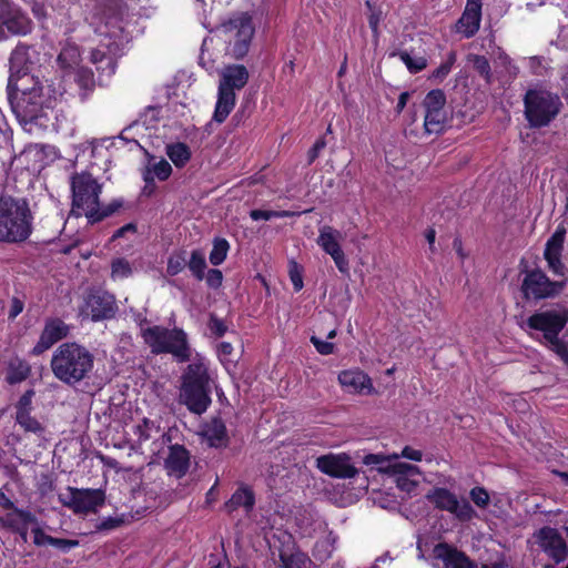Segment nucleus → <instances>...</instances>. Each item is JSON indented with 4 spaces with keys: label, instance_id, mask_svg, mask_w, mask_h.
<instances>
[{
    "label": "nucleus",
    "instance_id": "nucleus-38",
    "mask_svg": "<svg viewBox=\"0 0 568 568\" xmlns=\"http://www.w3.org/2000/svg\"><path fill=\"white\" fill-rule=\"evenodd\" d=\"M30 374V366L21 361L13 359L10 362L7 373V382L11 385L23 382Z\"/></svg>",
    "mask_w": 568,
    "mask_h": 568
},
{
    "label": "nucleus",
    "instance_id": "nucleus-39",
    "mask_svg": "<svg viewBox=\"0 0 568 568\" xmlns=\"http://www.w3.org/2000/svg\"><path fill=\"white\" fill-rule=\"evenodd\" d=\"M280 558L284 568H308L311 559L306 554L296 550L287 552L286 550L280 551Z\"/></svg>",
    "mask_w": 568,
    "mask_h": 568
},
{
    "label": "nucleus",
    "instance_id": "nucleus-4",
    "mask_svg": "<svg viewBox=\"0 0 568 568\" xmlns=\"http://www.w3.org/2000/svg\"><path fill=\"white\" fill-rule=\"evenodd\" d=\"M93 368V355L77 343H63L53 353V375L68 385H75L88 377Z\"/></svg>",
    "mask_w": 568,
    "mask_h": 568
},
{
    "label": "nucleus",
    "instance_id": "nucleus-54",
    "mask_svg": "<svg viewBox=\"0 0 568 568\" xmlns=\"http://www.w3.org/2000/svg\"><path fill=\"white\" fill-rule=\"evenodd\" d=\"M399 458H406L414 462H420L423 459L422 450L415 449L410 446H405L399 454H397Z\"/></svg>",
    "mask_w": 568,
    "mask_h": 568
},
{
    "label": "nucleus",
    "instance_id": "nucleus-20",
    "mask_svg": "<svg viewBox=\"0 0 568 568\" xmlns=\"http://www.w3.org/2000/svg\"><path fill=\"white\" fill-rule=\"evenodd\" d=\"M69 333L68 325L61 320L54 318L45 323L38 343L32 349V354L40 355L49 349L53 344L64 338Z\"/></svg>",
    "mask_w": 568,
    "mask_h": 568
},
{
    "label": "nucleus",
    "instance_id": "nucleus-5",
    "mask_svg": "<svg viewBox=\"0 0 568 568\" xmlns=\"http://www.w3.org/2000/svg\"><path fill=\"white\" fill-rule=\"evenodd\" d=\"M141 335L152 354H171L180 363L191 358L192 349L187 335L181 328L154 325L143 328Z\"/></svg>",
    "mask_w": 568,
    "mask_h": 568
},
{
    "label": "nucleus",
    "instance_id": "nucleus-32",
    "mask_svg": "<svg viewBox=\"0 0 568 568\" xmlns=\"http://www.w3.org/2000/svg\"><path fill=\"white\" fill-rule=\"evenodd\" d=\"M131 509L135 508L134 513H124L122 511L121 514H115V516H111L104 520L101 521V524L98 525V528L99 529H103V530H110V529H113V528H116L123 524H126V523H130L134 519H139L140 517L143 516L146 507H135V506H130Z\"/></svg>",
    "mask_w": 568,
    "mask_h": 568
},
{
    "label": "nucleus",
    "instance_id": "nucleus-14",
    "mask_svg": "<svg viewBox=\"0 0 568 568\" xmlns=\"http://www.w3.org/2000/svg\"><path fill=\"white\" fill-rule=\"evenodd\" d=\"M342 240V233L332 226L325 225L320 229L317 244L326 254L332 256L338 271L346 273L348 271V261L339 244Z\"/></svg>",
    "mask_w": 568,
    "mask_h": 568
},
{
    "label": "nucleus",
    "instance_id": "nucleus-34",
    "mask_svg": "<svg viewBox=\"0 0 568 568\" xmlns=\"http://www.w3.org/2000/svg\"><path fill=\"white\" fill-rule=\"evenodd\" d=\"M57 61L62 69H73L77 67L80 62V51L78 45L67 42L62 47Z\"/></svg>",
    "mask_w": 568,
    "mask_h": 568
},
{
    "label": "nucleus",
    "instance_id": "nucleus-61",
    "mask_svg": "<svg viewBox=\"0 0 568 568\" xmlns=\"http://www.w3.org/2000/svg\"><path fill=\"white\" fill-rule=\"evenodd\" d=\"M210 327L219 336H222L225 333V326H224L223 322L216 317L211 318Z\"/></svg>",
    "mask_w": 568,
    "mask_h": 568
},
{
    "label": "nucleus",
    "instance_id": "nucleus-26",
    "mask_svg": "<svg viewBox=\"0 0 568 568\" xmlns=\"http://www.w3.org/2000/svg\"><path fill=\"white\" fill-rule=\"evenodd\" d=\"M202 436L211 447L219 448L227 443L226 427L219 418H214L203 426Z\"/></svg>",
    "mask_w": 568,
    "mask_h": 568
},
{
    "label": "nucleus",
    "instance_id": "nucleus-11",
    "mask_svg": "<svg viewBox=\"0 0 568 568\" xmlns=\"http://www.w3.org/2000/svg\"><path fill=\"white\" fill-rule=\"evenodd\" d=\"M316 468L337 479H352L359 473L347 453H328L315 459Z\"/></svg>",
    "mask_w": 568,
    "mask_h": 568
},
{
    "label": "nucleus",
    "instance_id": "nucleus-56",
    "mask_svg": "<svg viewBox=\"0 0 568 568\" xmlns=\"http://www.w3.org/2000/svg\"><path fill=\"white\" fill-rule=\"evenodd\" d=\"M78 83L79 85L85 88V89H91L92 85H93V74L92 72L88 71V70H81L79 73H78Z\"/></svg>",
    "mask_w": 568,
    "mask_h": 568
},
{
    "label": "nucleus",
    "instance_id": "nucleus-42",
    "mask_svg": "<svg viewBox=\"0 0 568 568\" xmlns=\"http://www.w3.org/2000/svg\"><path fill=\"white\" fill-rule=\"evenodd\" d=\"M229 250V242L225 239L216 237L213 241V248L210 253L211 264H213L214 266L222 264L227 256Z\"/></svg>",
    "mask_w": 568,
    "mask_h": 568
},
{
    "label": "nucleus",
    "instance_id": "nucleus-57",
    "mask_svg": "<svg viewBox=\"0 0 568 568\" xmlns=\"http://www.w3.org/2000/svg\"><path fill=\"white\" fill-rule=\"evenodd\" d=\"M39 491L41 495H48L52 493V479L48 475H41L38 481Z\"/></svg>",
    "mask_w": 568,
    "mask_h": 568
},
{
    "label": "nucleus",
    "instance_id": "nucleus-33",
    "mask_svg": "<svg viewBox=\"0 0 568 568\" xmlns=\"http://www.w3.org/2000/svg\"><path fill=\"white\" fill-rule=\"evenodd\" d=\"M104 501L105 499H67L64 506L78 515L88 516L95 514L103 506Z\"/></svg>",
    "mask_w": 568,
    "mask_h": 568
},
{
    "label": "nucleus",
    "instance_id": "nucleus-15",
    "mask_svg": "<svg viewBox=\"0 0 568 568\" xmlns=\"http://www.w3.org/2000/svg\"><path fill=\"white\" fill-rule=\"evenodd\" d=\"M0 21L13 34L24 36L32 30V22L8 0H0Z\"/></svg>",
    "mask_w": 568,
    "mask_h": 568
},
{
    "label": "nucleus",
    "instance_id": "nucleus-47",
    "mask_svg": "<svg viewBox=\"0 0 568 568\" xmlns=\"http://www.w3.org/2000/svg\"><path fill=\"white\" fill-rule=\"evenodd\" d=\"M546 344L565 364H568V346L559 336L546 341Z\"/></svg>",
    "mask_w": 568,
    "mask_h": 568
},
{
    "label": "nucleus",
    "instance_id": "nucleus-46",
    "mask_svg": "<svg viewBox=\"0 0 568 568\" xmlns=\"http://www.w3.org/2000/svg\"><path fill=\"white\" fill-rule=\"evenodd\" d=\"M17 423L27 432L31 433H41L42 426L41 424L30 415V413H17L16 416Z\"/></svg>",
    "mask_w": 568,
    "mask_h": 568
},
{
    "label": "nucleus",
    "instance_id": "nucleus-41",
    "mask_svg": "<svg viewBox=\"0 0 568 568\" xmlns=\"http://www.w3.org/2000/svg\"><path fill=\"white\" fill-rule=\"evenodd\" d=\"M190 272L196 280L202 281L204 278V271L206 268L205 255L199 250H194L191 253V257L187 262Z\"/></svg>",
    "mask_w": 568,
    "mask_h": 568
},
{
    "label": "nucleus",
    "instance_id": "nucleus-9",
    "mask_svg": "<svg viewBox=\"0 0 568 568\" xmlns=\"http://www.w3.org/2000/svg\"><path fill=\"white\" fill-rule=\"evenodd\" d=\"M568 323V308L557 306L532 314L527 320V326L531 329L542 332L545 341L559 336Z\"/></svg>",
    "mask_w": 568,
    "mask_h": 568
},
{
    "label": "nucleus",
    "instance_id": "nucleus-55",
    "mask_svg": "<svg viewBox=\"0 0 568 568\" xmlns=\"http://www.w3.org/2000/svg\"><path fill=\"white\" fill-rule=\"evenodd\" d=\"M311 342L316 347L317 352L323 355L332 354L334 351V345L329 342L321 341L320 338L313 336L311 338Z\"/></svg>",
    "mask_w": 568,
    "mask_h": 568
},
{
    "label": "nucleus",
    "instance_id": "nucleus-63",
    "mask_svg": "<svg viewBox=\"0 0 568 568\" xmlns=\"http://www.w3.org/2000/svg\"><path fill=\"white\" fill-rule=\"evenodd\" d=\"M374 505L384 509H394L397 503L396 499H374Z\"/></svg>",
    "mask_w": 568,
    "mask_h": 568
},
{
    "label": "nucleus",
    "instance_id": "nucleus-2",
    "mask_svg": "<svg viewBox=\"0 0 568 568\" xmlns=\"http://www.w3.org/2000/svg\"><path fill=\"white\" fill-rule=\"evenodd\" d=\"M33 230V214L23 197L0 196V242L21 243Z\"/></svg>",
    "mask_w": 568,
    "mask_h": 568
},
{
    "label": "nucleus",
    "instance_id": "nucleus-48",
    "mask_svg": "<svg viewBox=\"0 0 568 568\" xmlns=\"http://www.w3.org/2000/svg\"><path fill=\"white\" fill-rule=\"evenodd\" d=\"M474 69L485 79L487 83H491V70L488 60L484 55H474L471 58Z\"/></svg>",
    "mask_w": 568,
    "mask_h": 568
},
{
    "label": "nucleus",
    "instance_id": "nucleus-16",
    "mask_svg": "<svg viewBox=\"0 0 568 568\" xmlns=\"http://www.w3.org/2000/svg\"><path fill=\"white\" fill-rule=\"evenodd\" d=\"M38 61L39 54L33 48L19 44L10 57V78H14L16 81L19 75L24 73L37 74L36 65Z\"/></svg>",
    "mask_w": 568,
    "mask_h": 568
},
{
    "label": "nucleus",
    "instance_id": "nucleus-51",
    "mask_svg": "<svg viewBox=\"0 0 568 568\" xmlns=\"http://www.w3.org/2000/svg\"><path fill=\"white\" fill-rule=\"evenodd\" d=\"M204 278L206 280V283L210 287L217 288L222 284L223 274L217 268H211L206 274L204 273Z\"/></svg>",
    "mask_w": 568,
    "mask_h": 568
},
{
    "label": "nucleus",
    "instance_id": "nucleus-60",
    "mask_svg": "<svg viewBox=\"0 0 568 568\" xmlns=\"http://www.w3.org/2000/svg\"><path fill=\"white\" fill-rule=\"evenodd\" d=\"M136 232V226L133 223H129L122 227H120L112 236V239H118L124 236L126 233L134 234Z\"/></svg>",
    "mask_w": 568,
    "mask_h": 568
},
{
    "label": "nucleus",
    "instance_id": "nucleus-22",
    "mask_svg": "<svg viewBox=\"0 0 568 568\" xmlns=\"http://www.w3.org/2000/svg\"><path fill=\"white\" fill-rule=\"evenodd\" d=\"M481 19L480 0H467L465 10L457 21V30L466 38L473 37L479 29Z\"/></svg>",
    "mask_w": 568,
    "mask_h": 568
},
{
    "label": "nucleus",
    "instance_id": "nucleus-43",
    "mask_svg": "<svg viewBox=\"0 0 568 568\" xmlns=\"http://www.w3.org/2000/svg\"><path fill=\"white\" fill-rule=\"evenodd\" d=\"M133 268L131 263L124 257L114 258L111 263V277L114 281L124 280L131 276Z\"/></svg>",
    "mask_w": 568,
    "mask_h": 568
},
{
    "label": "nucleus",
    "instance_id": "nucleus-10",
    "mask_svg": "<svg viewBox=\"0 0 568 568\" xmlns=\"http://www.w3.org/2000/svg\"><path fill=\"white\" fill-rule=\"evenodd\" d=\"M566 286L565 281H550L540 270L527 272L521 291L526 298L544 300L557 296Z\"/></svg>",
    "mask_w": 568,
    "mask_h": 568
},
{
    "label": "nucleus",
    "instance_id": "nucleus-7",
    "mask_svg": "<svg viewBox=\"0 0 568 568\" xmlns=\"http://www.w3.org/2000/svg\"><path fill=\"white\" fill-rule=\"evenodd\" d=\"M525 114L531 126L547 125L560 110V99L549 91L534 89L525 95Z\"/></svg>",
    "mask_w": 568,
    "mask_h": 568
},
{
    "label": "nucleus",
    "instance_id": "nucleus-27",
    "mask_svg": "<svg viewBox=\"0 0 568 568\" xmlns=\"http://www.w3.org/2000/svg\"><path fill=\"white\" fill-rule=\"evenodd\" d=\"M33 544L38 547L52 546L63 552H68L70 549L79 545L78 540L55 538L47 535L41 527H32Z\"/></svg>",
    "mask_w": 568,
    "mask_h": 568
},
{
    "label": "nucleus",
    "instance_id": "nucleus-59",
    "mask_svg": "<svg viewBox=\"0 0 568 568\" xmlns=\"http://www.w3.org/2000/svg\"><path fill=\"white\" fill-rule=\"evenodd\" d=\"M23 311V303L14 297L11 301L10 311H9V317L14 318L17 317L21 312Z\"/></svg>",
    "mask_w": 568,
    "mask_h": 568
},
{
    "label": "nucleus",
    "instance_id": "nucleus-37",
    "mask_svg": "<svg viewBox=\"0 0 568 568\" xmlns=\"http://www.w3.org/2000/svg\"><path fill=\"white\" fill-rule=\"evenodd\" d=\"M447 120L446 111L425 112L424 128L428 134L440 133Z\"/></svg>",
    "mask_w": 568,
    "mask_h": 568
},
{
    "label": "nucleus",
    "instance_id": "nucleus-24",
    "mask_svg": "<svg viewBox=\"0 0 568 568\" xmlns=\"http://www.w3.org/2000/svg\"><path fill=\"white\" fill-rule=\"evenodd\" d=\"M248 80V71L244 65L233 64L224 68L221 73L219 88L234 92L245 87Z\"/></svg>",
    "mask_w": 568,
    "mask_h": 568
},
{
    "label": "nucleus",
    "instance_id": "nucleus-52",
    "mask_svg": "<svg viewBox=\"0 0 568 568\" xmlns=\"http://www.w3.org/2000/svg\"><path fill=\"white\" fill-rule=\"evenodd\" d=\"M455 59H456V55H455V53L452 52L449 54V57H448V60L446 62L442 63L433 72V77L436 78V79H444L450 72V69H452V65L455 62Z\"/></svg>",
    "mask_w": 568,
    "mask_h": 568
},
{
    "label": "nucleus",
    "instance_id": "nucleus-36",
    "mask_svg": "<svg viewBox=\"0 0 568 568\" xmlns=\"http://www.w3.org/2000/svg\"><path fill=\"white\" fill-rule=\"evenodd\" d=\"M166 155L176 168H183L191 159V151L186 144L178 142L166 146Z\"/></svg>",
    "mask_w": 568,
    "mask_h": 568
},
{
    "label": "nucleus",
    "instance_id": "nucleus-21",
    "mask_svg": "<svg viewBox=\"0 0 568 568\" xmlns=\"http://www.w3.org/2000/svg\"><path fill=\"white\" fill-rule=\"evenodd\" d=\"M363 464L366 466L375 467L379 474L390 476L392 473H398L403 469L409 470L407 463L399 462L397 453L393 454H366L363 459Z\"/></svg>",
    "mask_w": 568,
    "mask_h": 568
},
{
    "label": "nucleus",
    "instance_id": "nucleus-30",
    "mask_svg": "<svg viewBox=\"0 0 568 568\" xmlns=\"http://www.w3.org/2000/svg\"><path fill=\"white\" fill-rule=\"evenodd\" d=\"M436 507L455 514L460 520H468L473 517L474 510L468 499H434Z\"/></svg>",
    "mask_w": 568,
    "mask_h": 568
},
{
    "label": "nucleus",
    "instance_id": "nucleus-29",
    "mask_svg": "<svg viewBox=\"0 0 568 568\" xmlns=\"http://www.w3.org/2000/svg\"><path fill=\"white\" fill-rule=\"evenodd\" d=\"M235 102L236 93L219 88L213 120L217 123H223L234 109Z\"/></svg>",
    "mask_w": 568,
    "mask_h": 568
},
{
    "label": "nucleus",
    "instance_id": "nucleus-58",
    "mask_svg": "<svg viewBox=\"0 0 568 568\" xmlns=\"http://www.w3.org/2000/svg\"><path fill=\"white\" fill-rule=\"evenodd\" d=\"M326 142L324 139H318L313 148L308 151V162L313 163L315 159L318 156L320 152L325 148Z\"/></svg>",
    "mask_w": 568,
    "mask_h": 568
},
{
    "label": "nucleus",
    "instance_id": "nucleus-53",
    "mask_svg": "<svg viewBox=\"0 0 568 568\" xmlns=\"http://www.w3.org/2000/svg\"><path fill=\"white\" fill-rule=\"evenodd\" d=\"M33 390H27L17 404V413H30Z\"/></svg>",
    "mask_w": 568,
    "mask_h": 568
},
{
    "label": "nucleus",
    "instance_id": "nucleus-6",
    "mask_svg": "<svg viewBox=\"0 0 568 568\" xmlns=\"http://www.w3.org/2000/svg\"><path fill=\"white\" fill-rule=\"evenodd\" d=\"M207 367L201 361L187 366L180 398L190 412L201 415L211 404Z\"/></svg>",
    "mask_w": 568,
    "mask_h": 568
},
{
    "label": "nucleus",
    "instance_id": "nucleus-44",
    "mask_svg": "<svg viewBox=\"0 0 568 568\" xmlns=\"http://www.w3.org/2000/svg\"><path fill=\"white\" fill-rule=\"evenodd\" d=\"M186 265H187L186 252L185 251H176V252H173L168 260L166 272L169 275L174 276V275L181 273Z\"/></svg>",
    "mask_w": 568,
    "mask_h": 568
},
{
    "label": "nucleus",
    "instance_id": "nucleus-50",
    "mask_svg": "<svg viewBox=\"0 0 568 568\" xmlns=\"http://www.w3.org/2000/svg\"><path fill=\"white\" fill-rule=\"evenodd\" d=\"M287 215H288V212H286V211L278 212V211L253 210L250 213L251 219L254 221H260V220L268 221L273 217H283V216H287Z\"/></svg>",
    "mask_w": 568,
    "mask_h": 568
},
{
    "label": "nucleus",
    "instance_id": "nucleus-19",
    "mask_svg": "<svg viewBox=\"0 0 568 568\" xmlns=\"http://www.w3.org/2000/svg\"><path fill=\"white\" fill-rule=\"evenodd\" d=\"M433 552L436 559L443 561L444 568H477V564L466 554L446 542L436 545Z\"/></svg>",
    "mask_w": 568,
    "mask_h": 568
},
{
    "label": "nucleus",
    "instance_id": "nucleus-13",
    "mask_svg": "<svg viewBox=\"0 0 568 568\" xmlns=\"http://www.w3.org/2000/svg\"><path fill=\"white\" fill-rule=\"evenodd\" d=\"M116 312L113 295L104 291H93L88 294L81 307V314L93 322L111 318Z\"/></svg>",
    "mask_w": 568,
    "mask_h": 568
},
{
    "label": "nucleus",
    "instance_id": "nucleus-8",
    "mask_svg": "<svg viewBox=\"0 0 568 568\" xmlns=\"http://www.w3.org/2000/svg\"><path fill=\"white\" fill-rule=\"evenodd\" d=\"M219 30L232 57L241 59L248 52L254 34V27L248 14L240 13L230 18L220 26Z\"/></svg>",
    "mask_w": 568,
    "mask_h": 568
},
{
    "label": "nucleus",
    "instance_id": "nucleus-35",
    "mask_svg": "<svg viewBox=\"0 0 568 568\" xmlns=\"http://www.w3.org/2000/svg\"><path fill=\"white\" fill-rule=\"evenodd\" d=\"M91 62L97 65V70L102 74L110 77L115 71V61L112 55L106 54L103 50L94 49L91 52Z\"/></svg>",
    "mask_w": 568,
    "mask_h": 568
},
{
    "label": "nucleus",
    "instance_id": "nucleus-23",
    "mask_svg": "<svg viewBox=\"0 0 568 568\" xmlns=\"http://www.w3.org/2000/svg\"><path fill=\"white\" fill-rule=\"evenodd\" d=\"M339 384L349 393H372L371 378L359 369L343 371L338 375Z\"/></svg>",
    "mask_w": 568,
    "mask_h": 568
},
{
    "label": "nucleus",
    "instance_id": "nucleus-1",
    "mask_svg": "<svg viewBox=\"0 0 568 568\" xmlns=\"http://www.w3.org/2000/svg\"><path fill=\"white\" fill-rule=\"evenodd\" d=\"M9 99L11 108L21 124H28L43 115L45 109H52L59 92L52 83L39 74L24 73L9 78Z\"/></svg>",
    "mask_w": 568,
    "mask_h": 568
},
{
    "label": "nucleus",
    "instance_id": "nucleus-3",
    "mask_svg": "<svg viewBox=\"0 0 568 568\" xmlns=\"http://www.w3.org/2000/svg\"><path fill=\"white\" fill-rule=\"evenodd\" d=\"M72 212L84 214L91 223L111 215L119 205L101 206L102 185L88 172L75 173L71 178Z\"/></svg>",
    "mask_w": 568,
    "mask_h": 568
},
{
    "label": "nucleus",
    "instance_id": "nucleus-64",
    "mask_svg": "<svg viewBox=\"0 0 568 568\" xmlns=\"http://www.w3.org/2000/svg\"><path fill=\"white\" fill-rule=\"evenodd\" d=\"M32 12L38 19H43L47 17L45 8L42 3L33 2Z\"/></svg>",
    "mask_w": 568,
    "mask_h": 568
},
{
    "label": "nucleus",
    "instance_id": "nucleus-17",
    "mask_svg": "<svg viewBox=\"0 0 568 568\" xmlns=\"http://www.w3.org/2000/svg\"><path fill=\"white\" fill-rule=\"evenodd\" d=\"M566 230L558 227L555 233L548 239L544 252L545 260L547 261L549 270L556 274L565 275V265L561 263V252L564 248Z\"/></svg>",
    "mask_w": 568,
    "mask_h": 568
},
{
    "label": "nucleus",
    "instance_id": "nucleus-49",
    "mask_svg": "<svg viewBox=\"0 0 568 568\" xmlns=\"http://www.w3.org/2000/svg\"><path fill=\"white\" fill-rule=\"evenodd\" d=\"M153 426L154 424L151 420L144 418L141 424L134 427V434L138 436L139 444L150 439Z\"/></svg>",
    "mask_w": 568,
    "mask_h": 568
},
{
    "label": "nucleus",
    "instance_id": "nucleus-31",
    "mask_svg": "<svg viewBox=\"0 0 568 568\" xmlns=\"http://www.w3.org/2000/svg\"><path fill=\"white\" fill-rule=\"evenodd\" d=\"M171 173L172 166L166 160L150 161L144 170L143 180L146 184L153 183L155 179L165 181L170 178Z\"/></svg>",
    "mask_w": 568,
    "mask_h": 568
},
{
    "label": "nucleus",
    "instance_id": "nucleus-40",
    "mask_svg": "<svg viewBox=\"0 0 568 568\" xmlns=\"http://www.w3.org/2000/svg\"><path fill=\"white\" fill-rule=\"evenodd\" d=\"M446 103V97L444 92L439 89L432 90L428 92L424 99V108L425 112H435V111H444V106Z\"/></svg>",
    "mask_w": 568,
    "mask_h": 568
},
{
    "label": "nucleus",
    "instance_id": "nucleus-25",
    "mask_svg": "<svg viewBox=\"0 0 568 568\" xmlns=\"http://www.w3.org/2000/svg\"><path fill=\"white\" fill-rule=\"evenodd\" d=\"M189 462V452L181 445H173L165 459V468L170 475L180 478L187 471Z\"/></svg>",
    "mask_w": 568,
    "mask_h": 568
},
{
    "label": "nucleus",
    "instance_id": "nucleus-18",
    "mask_svg": "<svg viewBox=\"0 0 568 568\" xmlns=\"http://www.w3.org/2000/svg\"><path fill=\"white\" fill-rule=\"evenodd\" d=\"M538 538L541 549L556 562H561L566 559L568 554L567 545L556 529L545 527L540 529Z\"/></svg>",
    "mask_w": 568,
    "mask_h": 568
},
{
    "label": "nucleus",
    "instance_id": "nucleus-45",
    "mask_svg": "<svg viewBox=\"0 0 568 568\" xmlns=\"http://www.w3.org/2000/svg\"><path fill=\"white\" fill-rule=\"evenodd\" d=\"M392 55H398L399 59L405 63L410 72H418L426 68L427 62L423 57L413 58L408 52L400 51L398 53H393Z\"/></svg>",
    "mask_w": 568,
    "mask_h": 568
},
{
    "label": "nucleus",
    "instance_id": "nucleus-28",
    "mask_svg": "<svg viewBox=\"0 0 568 568\" xmlns=\"http://www.w3.org/2000/svg\"><path fill=\"white\" fill-rule=\"evenodd\" d=\"M407 466L412 469H403L398 473H392L390 476L394 477V481L400 491L410 494L415 491L418 486L417 477H420L422 471L419 467L415 465L407 463Z\"/></svg>",
    "mask_w": 568,
    "mask_h": 568
},
{
    "label": "nucleus",
    "instance_id": "nucleus-12",
    "mask_svg": "<svg viewBox=\"0 0 568 568\" xmlns=\"http://www.w3.org/2000/svg\"><path fill=\"white\" fill-rule=\"evenodd\" d=\"M1 504L6 513L0 515L3 526L19 534L23 542L28 541V530L32 527H40L39 521L30 511L20 510L13 507L11 499H2Z\"/></svg>",
    "mask_w": 568,
    "mask_h": 568
},
{
    "label": "nucleus",
    "instance_id": "nucleus-62",
    "mask_svg": "<svg viewBox=\"0 0 568 568\" xmlns=\"http://www.w3.org/2000/svg\"><path fill=\"white\" fill-rule=\"evenodd\" d=\"M291 281L295 291H301L303 287V280L301 274L296 270L290 272Z\"/></svg>",
    "mask_w": 568,
    "mask_h": 568
}]
</instances>
